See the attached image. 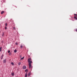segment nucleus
<instances>
[{"mask_svg": "<svg viewBox=\"0 0 77 77\" xmlns=\"http://www.w3.org/2000/svg\"><path fill=\"white\" fill-rule=\"evenodd\" d=\"M29 68H33L32 66V65L31 64V63H29Z\"/></svg>", "mask_w": 77, "mask_h": 77, "instance_id": "nucleus-2", "label": "nucleus"}, {"mask_svg": "<svg viewBox=\"0 0 77 77\" xmlns=\"http://www.w3.org/2000/svg\"><path fill=\"white\" fill-rule=\"evenodd\" d=\"M11 64L12 65H14V63L12 62L11 63Z\"/></svg>", "mask_w": 77, "mask_h": 77, "instance_id": "nucleus-15", "label": "nucleus"}, {"mask_svg": "<svg viewBox=\"0 0 77 77\" xmlns=\"http://www.w3.org/2000/svg\"><path fill=\"white\" fill-rule=\"evenodd\" d=\"M20 48H23V45H20Z\"/></svg>", "mask_w": 77, "mask_h": 77, "instance_id": "nucleus-16", "label": "nucleus"}, {"mask_svg": "<svg viewBox=\"0 0 77 77\" xmlns=\"http://www.w3.org/2000/svg\"><path fill=\"white\" fill-rule=\"evenodd\" d=\"M5 12V11H2L1 13V14H4V13Z\"/></svg>", "mask_w": 77, "mask_h": 77, "instance_id": "nucleus-9", "label": "nucleus"}, {"mask_svg": "<svg viewBox=\"0 0 77 77\" xmlns=\"http://www.w3.org/2000/svg\"><path fill=\"white\" fill-rule=\"evenodd\" d=\"M13 29L15 30H16V29L15 28V27H14Z\"/></svg>", "mask_w": 77, "mask_h": 77, "instance_id": "nucleus-18", "label": "nucleus"}, {"mask_svg": "<svg viewBox=\"0 0 77 77\" xmlns=\"http://www.w3.org/2000/svg\"><path fill=\"white\" fill-rule=\"evenodd\" d=\"M74 18H77V14H74Z\"/></svg>", "mask_w": 77, "mask_h": 77, "instance_id": "nucleus-3", "label": "nucleus"}, {"mask_svg": "<svg viewBox=\"0 0 77 77\" xmlns=\"http://www.w3.org/2000/svg\"><path fill=\"white\" fill-rule=\"evenodd\" d=\"M14 53H17V50L16 49H15L14 51Z\"/></svg>", "mask_w": 77, "mask_h": 77, "instance_id": "nucleus-13", "label": "nucleus"}, {"mask_svg": "<svg viewBox=\"0 0 77 77\" xmlns=\"http://www.w3.org/2000/svg\"><path fill=\"white\" fill-rule=\"evenodd\" d=\"M27 71H28V69H26V70H25V72H27Z\"/></svg>", "mask_w": 77, "mask_h": 77, "instance_id": "nucleus-14", "label": "nucleus"}, {"mask_svg": "<svg viewBox=\"0 0 77 77\" xmlns=\"http://www.w3.org/2000/svg\"><path fill=\"white\" fill-rule=\"evenodd\" d=\"M24 58V57H23L21 58L20 60H23Z\"/></svg>", "mask_w": 77, "mask_h": 77, "instance_id": "nucleus-10", "label": "nucleus"}, {"mask_svg": "<svg viewBox=\"0 0 77 77\" xmlns=\"http://www.w3.org/2000/svg\"><path fill=\"white\" fill-rule=\"evenodd\" d=\"M28 62L29 63H32V61H31V58H30L28 59Z\"/></svg>", "mask_w": 77, "mask_h": 77, "instance_id": "nucleus-1", "label": "nucleus"}, {"mask_svg": "<svg viewBox=\"0 0 77 77\" xmlns=\"http://www.w3.org/2000/svg\"><path fill=\"white\" fill-rule=\"evenodd\" d=\"M3 62L4 63H5L6 62V59L4 60H3Z\"/></svg>", "mask_w": 77, "mask_h": 77, "instance_id": "nucleus-5", "label": "nucleus"}, {"mask_svg": "<svg viewBox=\"0 0 77 77\" xmlns=\"http://www.w3.org/2000/svg\"><path fill=\"white\" fill-rule=\"evenodd\" d=\"M7 25H8V24H7V23H5L6 26H7Z\"/></svg>", "mask_w": 77, "mask_h": 77, "instance_id": "nucleus-21", "label": "nucleus"}, {"mask_svg": "<svg viewBox=\"0 0 77 77\" xmlns=\"http://www.w3.org/2000/svg\"><path fill=\"white\" fill-rule=\"evenodd\" d=\"M0 51H2V47L0 48Z\"/></svg>", "mask_w": 77, "mask_h": 77, "instance_id": "nucleus-17", "label": "nucleus"}, {"mask_svg": "<svg viewBox=\"0 0 77 77\" xmlns=\"http://www.w3.org/2000/svg\"><path fill=\"white\" fill-rule=\"evenodd\" d=\"M3 35H4V33L2 34V36H3Z\"/></svg>", "mask_w": 77, "mask_h": 77, "instance_id": "nucleus-23", "label": "nucleus"}, {"mask_svg": "<svg viewBox=\"0 0 77 77\" xmlns=\"http://www.w3.org/2000/svg\"><path fill=\"white\" fill-rule=\"evenodd\" d=\"M5 30H6V29H7V27H5Z\"/></svg>", "mask_w": 77, "mask_h": 77, "instance_id": "nucleus-19", "label": "nucleus"}, {"mask_svg": "<svg viewBox=\"0 0 77 77\" xmlns=\"http://www.w3.org/2000/svg\"><path fill=\"white\" fill-rule=\"evenodd\" d=\"M75 19H76V20H77V18L76 17V18H75Z\"/></svg>", "mask_w": 77, "mask_h": 77, "instance_id": "nucleus-24", "label": "nucleus"}, {"mask_svg": "<svg viewBox=\"0 0 77 77\" xmlns=\"http://www.w3.org/2000/svg\"><path fill=\"white\" fill-rule=\"evenodd\" d=\"M28 76H29L30 75V73H29L28 75Z\"/></svg>", "mask_w": 77, "mask_h": 77, "instance_id": "nucleus-8", "label": "nucleus"}, {"mask_svg": "<svg viewBox=\"0 0 77 77\" xmlns=\"http://www.w3.org/2000/svg\"><path fill=\"white\" fill-rule=\"evenodd\" d=\"M15 45H18V43H17V42H16V43H15Z\"/></svg>", "mask_w": 77, "mask_h": 77, "instance_id": "nucleus-20", "label": "nucleus"}, {"mask_svg": "<svg viewBox=\"0 0 77 77\" xmlns=\"http://www.w3.org/2000/svg\"><path fill=\"white\" fill-rule=\"evenodd\" d=\"M8 53H10V51H8Z\"/></svg>", "mask_w": 77, "mask_h": 77, "instance_id": "nucleus-22", "label": "nucleus"}, {"mask_svg": "<svg viewBox=\"0 0 77 77\" xmlns=\"http://www.w3.org/2000/svg\"><path fill=\"white\" fill-rule=\"evenodd\" d=\"M3 56H4V55H3V54L1 56V59H3Z\"/></svg>", "mask_w": 77, "mask_h": 77, "instance_id": "nucleus-6", "label": "nucleus"}, {"mask_svg": "<svg viewBox=\"0 0 77 77\" xmlns=\"http://www.w3.org/2000/svg\"><path fill=\"white\" fill-rule=\"evenodd\" d=\"M27 73H26L25 74V77H27Z\"/></svg>", "mask_w": 77, "mask_h": 77, "instance_id": "nucleus-7", "label": "nucleus"}, {"mask_svg": "<svg viewBox=\"0 0 77 77\" xmlns=\"http://www.w3.org/2000/svg\"><path fill=\"white\" fill-rule=\"evenodd\" d=\"M23 69H26V66H23Z\"/></svg>", "mask_w": 77, "mask_h": 77, "instance_id": "nucleus-4", "label": "nucleus"}, {"mask_svg": "<svg viewBox=\"0 0 77 77\" xmlns=\"http://www.w3.org/2000/svg\"><path fill=\"white\" fill-rule=\"evenodd\" d=\"M20 57H21V56H20Z\"/></svg>", "mask_w": 77, "mask_h": 77, "instance_id": "nucleus-25", "label": "nucleus"}, {"mask_svg": "<svg viewBox=\"0 0 77 77\" xmlns=\"http://www.w3.org/2000/svg\"><path fill=\"white\" fill-rule=\"evenodd\" d=\"M20 64H21V62H19L18 63V65H20Z\"/></svg>", "mask_w": 77, "mask_h": 77, "instance_id": "nucleus-11", "label": "nucleus"}, {"mask_svg": "<svg viewBox=\"0 0 77 77\" xmlns=\"http://www.w3.org/2000/svg\"><path fill=\"white\" fill-rule=\"evenodd\" d=\"M11 75H13V76L14 75V73H11Z\"/></svg>", "mask_w": 77, "mask_h": 77, "instance_id": "nucleus-12", "label": "nucleus"}]
</instances>
